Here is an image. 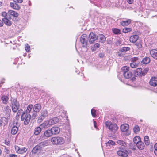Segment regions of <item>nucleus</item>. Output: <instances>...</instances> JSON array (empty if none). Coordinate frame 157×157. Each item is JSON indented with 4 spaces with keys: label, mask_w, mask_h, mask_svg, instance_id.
Here are the masks:
<instances>
[{
    "label": "nucleus",
    "mask_w": 157,
    "mask_h": 157,
    "mask_svg": "<svg viewBox=\"0 0 157 157\" xmlns=\"http://www.w3.org/2000/svg\"><path fill=\"white\" fill-rule=\"evenodd\" d=\"M3 110V112L6 113L8 116H9L11 112V109L9 106H6L4 107Z\"/></svg>",
    "instance_id": "17"
},
{
    "label": "nucleus",
    "mask_w": 157,
    "mask_h": 157,
    "mask_svg": "<svg viewBox=\"0 0 157 157\" xmlns=\"http://www.w3.org/2000/svg\"><path fill=\"white\" fill-rule=\"evenodd\" d=\"M8 123L7 119L5 117L2 118L0 120V124L1 126H4Z\"/></svg>",
    "instance_id": "23"
},
{
    "label": "nucleus",
    "mask_w": 157,
    "mask_h": 157,
    "mask_svg": "<svg viewBox=\"0 0 157 157\" xmlns=\"http://www.w3.org/2000/svg\"><path fill=\"white\" fill-rule=\"evenodd\" d=\"M41 109V106L40 104H37L34 105L33 107V111L36 112H39Z\"/></svg>",
    "instance_id": "12"
},
{
    "label": "nucleus",
    "mask_w": 157,
    "mask_h": 157,
    "mask_svg": "<svg viewBox=\"0 0 157 157\" xmlns=\"http://www.w3.org/2000/svg\"><path fill=\"white\" fill-rule=\"evenodd\" d=\"M131 22V20L130 19H128L127 20L122 21L121 23V24L123 26H126L130 24Z\"/></svg>",
    "instance_id": "30"
},
{
    "label": "nucleus",
    "mask_w": 157,
    "mask_h": 157,
    "mask_svg": "<svg viewBox=\"0 0 157 157\" xmlns=\"http://www.w3.org/2000/svg\"><path fill=\"white\" fill-rule=\"evenodd\" d=\"M8 17L4 18L2 19V22L8 26H10L12 24L11 21L8 19Z\"/></svg>",
    "instance_id": "19"
},
{
    "label": "nucleus",
    "mask_w": 157,
    "mask_h": 157,
    "mask_svg": "<svg viewBox=\"0 0 157 157\" xmlns=\"http://www.w3.org/2000/svg\"><path fill=\"white\" fill-rule=\"evenodd\" d=\"M133 141L135 144H137V143H138L141 141V138L139 136H136L133 139Z\"/></svg>",
    "instance_id": "34"
},
{
    "label": "nucleus",
    "mask_w": 157,
    "mask_h": 157,
    "mask_svg": "<svg viewBox=\"0 0 157 157\" xmlns=\"http://www.w3.org/2000/svg\"><path fill=\"white\" fill-rule=\"evenodd\" d=\"M150 61V59L149 58L147 57L144 58L142 60V62L144 64L148 63Z\"/></svg>",
    "instance_id": "36"
},
{
    "label": "nucleus",
    "mask_w": 157,
    "mask_h": 157,
    "mask_svg": "<svg viewBox=\"0 0 157 157\" xmlns=\"http://www.w3.org/2000/svg\"><path fill=\"white\" fill-rule=\"evenodd\" d=\"M9 157H17V156L16 155L11 154L10 155Z\"/></svg>",
    "instance_id": "54"
},
{
    "label": "nucleus",
    "mask_w": 157,
    "mask_h": 157,
    "mask_svg": "<svg viewBox=\"0 0 157 157\" xmlns=\"http://www.w3.org/2000/svg\"><path fill=\"white\" fill-rule=\"evenodd\" d=\"M96 111L94 109H92L91 111V113L92 116L94 117H95L96 116Z\"/></svg>",
    "instance_id": "48"
},
{
    "label": "nucleus",
    "mask_w": 157,
    "mask_h": 157,
    "mask_svg": "<svg viewBox=\"0 0 157 157\" xmlns=\"http://www.w3.org/2000/svg\"><path fill=\"white\" fill-rule=\"evenodd\" d=\"M18 131V127L16 126H14L12 128L11 133L13 135H15L17 133Z\"/></svg>",
    "instance_id": "33"
},
{
    "label": "nucleus",
    "mask_w": 157,
    "mask_h": 157,
    "mask_svg": "<svg viewBox=\"0 0 157 157\" xmlns=\"http://www.w3.org/2000/svg\"><path fill=\"white\" fill-rule=\"evenodd\" d=\"M27 46L25 47V49L27 52H29L30 50V47L28 44H27Z\"/></svg>",
    "instance_id": "51"
},
{
    "label": "nucleus",
    "mask_w": 157,
    "mask_h": 157,
    "mask_svg": "<svg viewBox=\"0 0 157 157\" xmlns=\"http://www.w3.org/2000/svg\"><path fill=\"white\" fill-rule=\"evenodd\" d=\"M118 55L120 57H123L125 55V54L123 52L121 49L117 53Z\"/></svg>",
    "instance_id": "46"
},
{
    "label": "nucleus",
    "mask_w": 157,
    "mask_h": 157,
    "mask_svg": "<svg viewBox=\"0 0 157 157\" xmlns=\"http://www.w3.org/2000/svg\"><path fill=\"white\" fill-rule=\"evenodd\" d=\"M9 142H8V143H7V144L6 142V141H5V144H6L7 145H9Z\"/></svg>",
    "instance_id": "62"
},
{
    "label": "nucleus",
    "mask_w": 157,
    "mask_h": 157,
    "mask_svg": "<svg viewBox=\"0 0 157 157\" xmlns=\"http://www.w3.org/2000/svg\"><path fill=\"white\" fill-rule=\"evenodd\" d=\"M129 67L127 66L123 67L121 68L122 72L123 75L129 71Z\"/></svg>",
    "instance_id": "32"
},
{
    "label": "nucleus",
    "mask_w": 157,
    "mask_h": 157,
    "mask_svg": "<svg viewBox=\"0 0 157 157\" xmlns=\"http://www.w3.org/2000/svg\"><path fill=\"white\" fill-rule=\"evenodd\" d=\"M8 14L9 15V17L10 18V16H13L14 17H17L18 16V13L13 10H10L8 11Z\"/></svg>",
    "instance_id": "9"
},
{
    "label": "nucleus",
    "mask_w": 157,
    "mask_h": 157,
    "mask_svg": "<svg viewBox=\"0 0 157 157\" xmlns=\"http://www.w3.org/2000/svg\"><path fill=\"white\" fill-rule=\"evenodd\" d=\"M52 133L51 129H48L44 131L43 136L46 137H49L52 136Z\"/></svg>",
    "instance_id": "14"
},
{
    "label": "nucleus",
    "mask_w": 157,
    "mask_h": 157,
    "mask_svg": "<svg viewBox=\"0 0 157 157\" xmlns=\"http://www.w3.org/2000/svg\"><path fill=\"white\" fill-rule=\"evenodd\" d=\"M140 131V128L137 125H135L133 128V131L136 133H137Z\"/></svg>",
    "instance_id": "41"
},
{
    "label": "nucleus",
    "mask_w": 157,
    "mask_h": 157,
    "mask_svg": "<svg viewBox=\"0 0 157 157\" xmlns=\"http://www.w3.org/2000/svg\"><path fill=\"white\" fill-rule=\"evenodd\" d=\"M48 115V111L46 110H42L41 112V115L39 118V119L41 120H43Z\"/></svg>",
    "instance_id": "13"
},
{
    "label": "nucleus",
    "mask_w": 157,
    "mask_h": 157,
    "mask_svg": "<svg viewBox=\"0 0 157 157\" xmlns=\"http://www.w3.org/2000/svg\"><path fill=\"white\" fill-rule=\"evenodd\" d=\"M148 68H146L144 69L143 71H142V75H144L148 71Z\"/></svg>",
    "instance_id": "47"
},
{
    "label": "nucleus",
    "mask_w": 157,
    "mask_h": 157,
    "mask_svg": "<svg viewBox=\"0 0 157 157\" xmlns=\"http://www.w3.org/2000/svg\"><path fill=\"white\" fill-rule=\"evenodd\" d=\"M106 146L107 147H110L111 146H114L116 145L115 142L112 140H109L106 143Z\"/></svg>",
    "instance_id": "29"
},
{
    "label": "nucleus",
    "mask_w": 157,
    "mask_h": 157,
    "mask_svg": "<svg viewBox=\"0 0 157 157\" xmlns=\"http://www.w3.org/2000/svg\"><path fill=\"white\" fill-rule=\"evenodd\" d=\"M117 154L120 156L123 157H127L128 156L127 151H124L121 150L118 151L117 152Z\"/></svg>",
    "instance_id": "18"
},
{
    "label": "nucleus",
    "mask_w": 157,
    "mask_h": 157,
    "mask_svg": "<svg viewBox=\"0 0 157 157\" xmlns=\"http://www.w3.org/2000/svg\"><path fill=\"white\" fill-rule=\"evenodd\" d=\"M2 15L4 17V18L8 17V16L7 15V13L5 12H3L2 13Z\"/></svg>",
    "instance_id": "52"
},
{
    "label": "nucleus",
    "mask_w": 157,
    "mask_h": 157,
    "mask_svg": "<svg viewBox=\"0 0 157 157\" xmlns=\"http://www.w3.org/2000/svg\"><path fill=\"white\" fill-rule=\"evenodd\" d=\"M48 144V140L45 141L43 142H41L38 144V146L40 148H42L45 146H47Z\"/></svg>",
    "instance_id": "27"
},
{
    "label": "nucleus",
    "mask_w": 157,
    "mask_h": 157,
    "mask_svg": "<svg viewBox=\"0 0 157 157\" xmlns=\"http://www.w3.org/2000/svg\"><path fill=\"white\" fill-rule=\"evenodd\" d=\"M112 31L114 34H118L120 33V30L117 29H113Z\"/></svg>",
    "instance_id": "44"
},
{
    "label": "nucleus",
    "mask_w": 157,
    "mask_h": 157,
    "mask_svg": "<svg viewBox=\"0 0 157 157\" xmlns=\"http://www.w3.org/2000/svg\"><path fill=\"white\" fill-rule=\"evenodd\" d=\"M129 128V125L127 124H124L122 125L121 127V129L123 132L127 131Z\"/></svg>",
    "instance_id": "20"
},
{
    "label": "nucleus",
    "mask_w": 157,
    "mask_h": 157,
    "mask_svg": "<svg viewBox=\"0 0 157 157\" xmlns=\"http://www.w3.org/2000/svg\"><path fill=\"white\" fill-rule=\"evenodd\" d=\"M10 6L12 9L18 10L20 9L19 5L16 2H10Z\"/></svg>",
    "instance_id": "10"
},
{
    "label": "nucleus",
    "mask_w": 157,
    "mask_h": 157,
    "mask_svg": "<svg viewBox=\"0 0 157 157\" xmlns=\"http://www.w3.org/2000/svg\"><path fill=\"white\" fill-rule=\"evenodd\" d=\"M52 134H58L60 132V129L58 127H54L51 129Z\"/></svg>",
    "instance_id": "15"
},
{
    "label": "nucleus",
    "mask_w": 157,
    "mask_h": 157,
    "mask_svg": "<svg viewBox=\"0 0 157 157\" xmlns=\"http://www.w3.org/2000/svg\"><path fill=\"white\" fill-rule=\"evenodd\" d=\"M33 108V105L31 104L29 105L27 107V109L25 112L26 113L29 114L32 110Z\"/></svg>",
    "instance_id": "37"
},
{
    "label": "nucleus",
    "mask_w": 157,
    "mask_h": 157,
    "mask_svg": "<svg viewBox=\"0 0 157 157\" xmlns=\"http://www.w3.org/2000/svg\"><path fill=\"white\" fill-rule=\"evenodd\" d=\"M36 148V147H35V148H34L33 150H34Z\"/></svg>",
    "instance_id": "64"
},
{
    "label": "nucleus",
    "mask_w": 157,
    "mask_h": 157,
    "mask_svg": "<svg viewBox=\"0 0 157 157\" xmlns=\"http://www.w3.org/2000/svg\"><path fill=\"white\" fill-rule=\"evenodd\" d=\"M151 56L155 59L157 60V50L153 49L150 51Z\"/></svg>",
    "instance_id": "11"
},
{
    "label": "nucleus",
    "mask_w": 157,
    "mask_h": 157,
    "mask_svg": "<svg viewBox=\"0 0 157 157\" xmlns=\"http://www.w3.org/2000/svg\"><path fill=\"white\" fill-rule=\"evenodd\" d=\"M98 37L93 33H91L89 35V42L90 43H93L97 40Z\"/></svg>",
    "instance_id": "7"
},
{
    "label": "nucleus",
    "mask_w": 157,
    "mask_h": 157,
    "mask_svg": "<svg viewBox=\"0 0 157 157\" xmlns=\"http://www.w3.org/2000/svg\"><path fill=\"white\" fill-rule=\"evenodd\" d=\"M52 125L50 120L49 121H47L44 122L42 124H41L40 126L44 128H47L51 126Z\"/></svg>",
    "instance_id": "6"
},
{
    "label": "nucleus",
    "mask_w": 157,
    "mask_h": 157,
    "mask_svg": "<svg viewBox=\"0 0 157 157\" xmlns=\"http://www.w3.org/2000/svg\"><path fill=\"white\" fill-rule=\"evenodd\" d=\"M149 84L153 86H157V77H153L151 78L149 82Z\"/></svg>",
    "instance_id": "8"
},
{
    "label": "nucleus",
    "mask_w": 157,
    "mask_h": 157,
    "mask_svg": "<svg viewBox=\"0 0 157 157\" xmlns=\"http://www.w3.org/2000/svg\"><path fill=\"white\" fill-rule=\"evenodd\" d=\"M2 5V3L0 2V6H1Z\"/></svg>",
    "instance_id": "61"
},
{
    "label": "nucleus",
    "mask_w": 157,
    "mask_h": 157,
    "mask_svg": "<svg viewBox=\"0 0 157 157\" xmlns=\"http://www.w3.org/2000/svg\"><path fill=\"white\" fill-rule=\"evenodd\" d=\"M117 143L120 145L125 147L126 146V143L123 140H118Z\"/></svg>",
    "instance_id": "38"
},
{
    "label": "nucleus",
    "mask_w": 157,
    "mask_h": 157,
    "mask_svg": "<svg viewBox=\"0 0 157 157\" xmlns=\"http://www.w3.org/2000/svg\"><path fill=\"white\" fill-rule=\"evenodd\" d=\"M154 153L156 155H157V150H155Z\"/></svg>",
    "instance_id": "60"
},
{
    "label": "nucleus",
    "mask_w": 157,
    "mask_h": 157,
    "mask_svg": "<svg viewBox=\"0 0 157 157\" xmlns=\"http://www.w3.org/2000/svg\"><path fill=\"white\" fill-rule=\"evenodd\" d=\"M142 72V69L141 68H138L136 70L135 75L136 76H141Z\"/></svg>",
    "instance_id": "26"
},
{
    "label": "nucleus",
    "mask_w": 157,
    "mask_h": 157,
    "mask_svg": "<svg viewBox=\"0 0 157 157\" xmlns=\"http://www.w3.org/2000/svg\"><path fill=\"white\" fill-rule=\"evenodd\" d=\"M130 48L128 47H124L122 48L121 50L124 53L127 51H128L130 50Z\"/></svg>",
    "instance_id": "42"
},
{
    "label": "nucleus",
    "mask_w": 157,
    "mask_h": 157,
    "mask_svg": "<svg viewBox=\"0 0 157 157\" xmlns=\"http://www.w3.org/2000/svg\"><path fill=\"white\" fill-rule=\"evenodd\" d=\"M3 25V22L1 20H0V26L2 27Z\"/></svg>",
    "instance_id": "58"
},
{
    "label": "nucleus",
    "mask_w": 157,
    "mask_h": 157,
    "mask_svg": "<svg viewBox=\"0 0 157 157\" xmlns=\"http://www.w3.org/2000/svg\"><path fill=\"white\" fill-rule=\"evenodd\" d=\"M105 124L109 130L113 132H116L118 128L116 124H112L111 122L108 121L105 122Z\"/></svg>",
    "instance_id": "4"
},
{
    "label": "nucleus",
    "mask_w": 157,
    "mask_h": 157,
    "mask_svg": "<svg viewBox=\"0 0 157 157\" xmlns=\"http://www.w3.org/2000/svg\"><path fill=\"white\" fill-rule=\"evenodd\" d=\"M88 38L86 34H83L80 37V41L81 43L83 44L84 47H86L88 42Z\"/></svg>",
    "instance_id": "5"
},
{
    "label": "nucleus",
    "mask_w": 157,
    "mask_h": 157,
    "mask_svg": "<svg viewBox=\"0 0 157 157\" xmlns=\"http://www.w3.org/2000/svg\"><path fill=\"white\" fill-rule=\"evenodd\" d=\"M23 111L22 110H18L17 114V116H19L20 115V113L21 112L22 113Z\"/></svg>",
    "instance_id": "53"
},
{
    "label": "nucleus",
    "mask_w": 157,
    "mask_h": 157,
    "mask_svg": "<svg viewBox=\"0 0 157 157\" xmlns=\"http://www.w3.org/2000/svg\"><path fill=\"white\" fill-rule=\"evenodd\" d=\"M2 153V151L0 149V155H1Z\"/></svg>",
    "instance_id": "63"
},
{
    "label": "nucleus",
    "mask_w": 157,
    "mask_h": 157,
    "mask_svg": "<svg viewBox=\"0 0 157 157\" xmlns=\"http://www.w3.org/2000/svg\"><path fill=\"white\" fill-rule=\"evenodd\" d=\"M93 122H94V127H95V128H97V126H96L97 123H96V122L94 120Z\"/></svg>",
    "instance_id": "57"
},
{
    "label": "nucleus",
    "mask_w": 157,
    "mask_h": 157,
    "mask_svg": "<svg viewBox=\"0 0 157 157\" xmlns=\"http://www.w3.org/2000/svg\"><path fill=\"white\" fill-rule=\"evenodd\" d=\"M136 146L140 150L143 149L144 147V144L141 141L138 143H137Z\"/></svg>",
    "instance_id": "24"
},
{
    "label": "nucleus",
    "mask_w": 157,
    "mask_h": 157,
    "mask_svg": "<svg viewBox=\"0 0 157 157\" xmlns=\"http://www.w3.org/2000/svg\"><path fill=\"white\" fill-rule=\"evenodd\" d=\"M13 1L17 3H21L23 2V0H13Z\"/></svg>",
    "instance_id": "49"
},
{
    "label": "nucleus",
    "mask_w": 157,
    "mask_h": 157,
    "mask_svg": "<svg viewBox=\"0 0 157 157\" xmlns=\"http://www.w3.org/2000/svg\"><path fill=\"white\" fill-rule=\"evenodd\" d=\"M40 126L37 127L35 128L34 131V134L36 135H38L41 132V128L40 127Z\"/></svg>",
    "instance_id": "28"
},
{
    "label": "nucleus",
    "mask_w": 157,
    "mask_h": 157,
    "mask_svg": "<svg viewBox=\"0 0 157 157\" xmlns=\"http://www.w3.org/2000/svg\"><path fill=\"white\" fill-rule=\"evenodd\" d=\"M31 117V115L29 114L24 112H22L21 119V121H24V124L25 125H27L29 123Z\"/></svg>",
    "instance_id": "3"
},
{
    "label": "nucleus",
    "mask_w": 157,
    "mask_h": 157,
    "mask_svg": "<svg viewBox=\"0 0 157 157\" xmlns=\"http://www.w3.org/2000/svg\"><path fill=\"white\" fill-rule=\"evenodd\" d=\"M50 140L52 143L54 145H61L65 142L64 138L59 136L53 137L51 138Z\"/></svg>",
    "instance_id": "1"
},
{
    "label": "nucleus",
    "mask_w": 157,
    "mask_h": 157,
    "mask_svg": "<svg viewBox=\"0 0 157 157\" xmlns=\"http://www.w3.org/2000/svg\"><path fill=\"white\" fill-rule=\"evenodd\" d=\"M104 55L103 53H100L99 54V56L100 58H102L104 56Z\"/></svg>",
    "instance_id": "56"
},
{
    "label": "nucleus",
    "mask_w": 157,
    "mask_h": 157,
    "mask_svg": "<svg viewBox=\"0 0 157 157\" xmlns=\"http://www.w3.org/2000/svg\"><path fill=\"white\" fill-rule=\"evenodd\" d=\"M138 36L137 35H134L131 36L130 38V41L131 42L135 43L138 39Z\"/></svg>",
    "instance_id": "22"
},
{
    "label": "nucleus",
    "mask_w": 157,
    "mask_h": 157,
    "mask_svg": "<svg viewBox=\"0 0 157 157\" xmlns=\"http://www.w3.org/2000/svg\"><path fill=\"white\" fill-rule=\"evenodd\" d=\"M144 140L145 144L147 146L149 145L150 144V141L149 140V137L147 136H145L144 138Z\"/></svg>",
    "instance_id": "39"
},
{
    "label": "nucleus",
    "mask_w": 157,
    "mask_h": 157,
    "mask_svg": "<svg viewBox=\"0 0 157 157\" xmlns=\"http://www.w3.org/2000/svg\"><path fill=\"white\" fill-rule=\"evenodd\" d=\"M11 107L13 112L16 113L19 109L20 104L19 102L15 99L11 100Z\"/></svg>",
    "instance_id": "2"
},
{
    "label": "nucleus",
    "mask_w": 157,
    "mask_h": 157,
    "mask_svg": "<svg viewBox=\"0 0 157 157\" xmlns=\"http://www.w3.org/2000/svg\"><path fill=\"white\" fill-rule=\"evenodd\" d=\"M98 37L100 39V41L101 43H104L106 41L105 36L102 34H99Z\"/></svg>",
    "instance_id": "21"
},
{
    "label": "nucleus",
    "mask_w": 157,
    "mask_h": 157,
    "mask_svg": "<svg viewBox=\"0 0 157 157\" xmlns=\"http://www.w3.org/2000/svg\"><path fill=\"white\" fill-rule=\"evenodd\" d=\"M100 47V44L98 43H96L94 44L93 46L91 48V50L92 51H94Z\"/></svg>",
    "instance_id": "35"
},
{
    "label": "nucleus",
    "mask_w": 157,
    "mask_h": 157,
    "mask_svg": "<svg viewBox=\"0 0 157 157\" xmlns=\"http://www.w3.org/2000/svg\"><path fill=\"white\" fill-rule=\"evenodd\" d=\"M131 31V29L130 28H124L123 29V32L126 33Z\"/></svg>",
    "instance_id": "45"
},
{
    "label": "nucleus",
    "mask_w": 157,
    "mask_h": 157,
    "mask_svg": "<svg viewBox=\"0 0 157 157\" xmlns=\"http://www.w3.org/2000/svg\"><path fill=\"white\" fill-rule=\"evenodd\" d=\"M1 100L3 103L7 104L9 100L8 97L6 95H3L1 98Z\"/></svg>",
    "instance_id": "25"
},
{
    "label": "nucleus",
    "mask_w": 157,
    "mask_h": 157,
    "mask_svg": "<svg viewBox=\"0 0 157 157\" xmlns=\"http://www.w3.org/2000/svg\"><path fill=\"white\" fill-rule=\"evenodd\" d=\"M127 0V2L130 4H132L133 2V1H134V0Z\"/></svg>",
    "instance_id": "55"
},
{
    "label": "nucleus",
    "mask_w": 157,
    "mask_h": 157,
    "mask_svg": "<svg viewBox=\"0 0 157 157\" xmlns=\"http://www.w3.org/2000/svg\"><path fill=\"white\" fill-rule=\"evenodd\" d=\"M123 75L125 78H130L132 76V73L129 71L125 73Z\"/></svg>",
    "instance_id": "31"
},
{
    "label": "nucleus",
    "mask_w": 157,
    "mask_h": 157,
    "mask_svg": "<svg viewBox=\"0 0 157 157\" xmlns=\"http://www.w3.org/2000/svg\"><path fill=\"white\" fill-rule=\"evenodd\" d=\"M50 120L51 121V122L52 125L57 122H58L59 121V119L56 117H55Z\"/></svg>",
    "instance_id": "40"
},
{
    "label": "nucleus",
    "mask_w": 157,
    "mask_h": 157,
    "mask_svg": "<svg viewBox=\"0 0 157 157\" xmlns=\"http://www.w3.org/2000/svg\"><path fill=\"white\" fill-rule=\"evenodd\" d=\"M154 148L155 150H157V143H156L154 146Z\"/></svg>",
    "instance_id": "59"
},
{
    "label": "nucleus",
    "mask_w": 157,
    "mask_h": 157,
    "mask_svg": "<svg viewBox=\"0 0 157 157\" xmlns=\"http://www.w3.org/2000/svg\"><path fill=\"white\" fill-rule=\"evenodd\" d=\"M16 149H17V152L19 154H22L26 152L27 149L25 147L23 148H20L18 146L15 147Z\"/></svg>",
    "instance_id": "16"
},
{
    "label": "nucleus",
    "mask_w": 157,
    "mask_h": 157,
    "mask_svg": "<svg viewBox=\"0 0 157 157\" xmlns=\"http://www.w3.org/2000/svg\"><path fill=\"white\" fill-rule=\"evenodd\" d=\"M138 64L135 62H132L130 64V66L132 68H135L137 67Z\"/></svg>",
    "instance_id": "43"
},
{
    "label": "nucleus",
    "mask_w": 157,
    "mask_h": 157,
    "mask_svg": "<svg viewBox=\"0 0 157 157\" xmlns=\"http://www.w3.org/2000/svg\"><path fill=\"white\" fill-rule=\"evenodd\" d=\"M138 59V58L137 57H134L131 59V61L133 62H135Z\"/></svg>",
    "instance_id": "50"
}]
</instances>
